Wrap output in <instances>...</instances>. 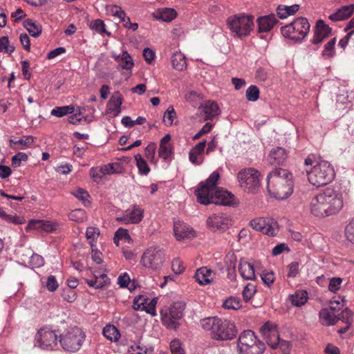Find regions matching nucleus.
Returning <instances> with one entry per match:
<instances>
[{
	"label": "nucleus",
	"mask_w": 354,
	"mask_h": 354,
	"mask_svg": "<svg viewBox=\"0 0 354 354\" xmlns=\"http://www.w3.org/2000/svg\"><path fill=\"white\" fill-rule=\"evenodd\" d=\"M219 178V173L214 171L205 183H200V187L195 190L198 203L203 205L214 203L225 206H230L236 203L234 194L216 187Z\"/></svg>",
	"instance_id": "obj_1"
},
{
	"label": "nucleus",
	"mask_w": 354,
	"mask_h": 354,
	"mask_svg": "<svg viewBox=\"0 0 354 354\" xmlns=\"http://www.w3.org/2000/svg\"><path fill=\"white\" fill-rule=\"evenodd\" d=\"M343 205L342 194L328 187L311 198L309 209L313 216L324 218L337 214Z\"/></svg>",
	"instance_id": "obj_2"
},
{
	"label": "nucleus",
	"mask_w": 354,
	"mask_h": 354,
	"mask_svg": "<svg viewBox=\"0 0 354 354\" xmlns=\"http://www.w3.org/2000/svg\"><path fill=\"white\" fill-rule=\"evenodd\" d=\"M292 174L282 168H276L267 176V189L270 194L279 200L287 198L293 191Z\"/></svg>",
	"instance_id": "obj_3"
},
{
	"label": "nucleus",
	"mask_w": 354,
	"mask_h": 354,
	"mask_svg": "<svg viewBox=\"0 0 354 354\" xmlns=\"http://www.w3.org/2000/svg\"><path fill=\"white\" fill-rule=\"evenodd\" d=\"M306 166H313L308 173V179L310 184L316 187L326 185L334 179L335 172L332 164L323 159L322 156L308 157L305 159Z\"/></svg>",
	"instance_id": "obj_4"
},
{
	"label": "nucleus",
	"mask_w": 354,
	"mask_h": 354,
	"mask_svg": "<svg viewBox=\"0 0 354 354\" xmlns=\"http://www.w3.org/2000/svg\"><path fill=\"white\" fill-rule=\"evenodd\" d=\"M202 328L210 331V336L216 340L232 339L236 336L235 325L227 319L209 317L201 321Z\"/></svg>",
	"instance_id": "obj_5"
},
{
	"label": "nucleus",
	"mask_w": 354,
	"mask_h": 354,
	"mask_svg": "<svg viewBox=\"0 0 354 354\" xmlns=\"http://www.w3.org/2000/svg\"><path fill=\"white\" fill-rule=\"evenodd\" d=\"M227 25L234 37L244 38L248 36L254 28V17L245 13L230 16Z\"/></svg>",
	"instance_id": "obj_6"
},
{
	"label": "nucleus",
	"mask_w": 354,
	"mask_h": 354,
	"mask_svg": "<svg viewBox=\"0 0 354 354\" xmlns=\"http://www.w3.org/2000/svg\"><path fill=\"white\" fill-rule=\"evenodd\" d=\"M237 346L240 354H263L266 349L264 343L251 330L241 333Z\"/></svg>",
	"instance_id": "obj_7"
},
{
	"label": "nucleus",
	"mask_w": 354,
	"mask_h": 354,
	"mask_svg": "<svg viewBox=\"0 0 354 354\" xmlns=\"http://www.w3.org/2000/svg\"><path fill=\"white\" fill-rule=\"evenodd\" d=\"M260 174L253 168L241 170L236 176L240 188L243 192L255 194L261 189Z\"/></svg>",
	"instance_id": "obj_8"
},
{
	"label": "nucleus",
	"mask_w": 354,
	"mask_h": 354,
	"mask_svg": "<svg viewBox=\"0 0 354 354\" xmlns=\"http://www.w3.org/2000/svg\"><path fill=\"white\" fill-rule=\"evenodd\" d=\"M85 337L80 328L75 327L60 334L59 342L65 351L75 353L80 349Z\"/></svg>",
	"instance_id": "obj_9"
},
{
	"label": "nucleus",
	"mask_w": 354,
	"mask_h": 354,
	"mask_svg": "<svg viewBox=\"0 0 354 354\" xmlns=\"http://www.w3.org/2000/svg\"><path fill=\"white\" fill-rule=\"evenodd\" d=\"M310 27V24L306 18L299 17L292 23L282 26L281 32L284 37L299 41L306 37L309 32Z\"/></svg>",
	"instance_id": "obj_10"
},
{
	"label": "nucleus",
	"mask_w": 354,
	"mask_h": 354,
	"mask_svg": "<svg viewBox=\"0 0 354 354\" xmlns=\"http://www.w3.org/2000/svg\"><path fill=\"white\" fill-rule=\"evenodd\" d=\"M185 304L177 301L170 306L165 312L161 310V320L167 328L176 330L179 326V320L183 317Z\"/></svg>",
	"instance_id": "obj_11"
},
{
	"label": "nucleus",
	"mask_w": 354,
	"mask_h": 354,
	"mask_svg": "<svg viewBox=\"0 0 354 354\" xmlns=\"http://www.w3.org/2000/svg\"><path fill=\"white\" fill-rule=\"evenodd\" d=\"M165 260L163 250L157 246H151L143 252L140 263L146 268L157 270L162 268Z\"/></svg>",
	"instance_id": "obj_12"
},
{
	"label": "nucleus",
	"mask_w": 354,
	"mask_h": 354,
	"mask_svg": "<svg viewBox=\"0 0 354 354\" xmlns=\"http://www.w3.org/2000/svg\"><path fill=\"white\" fill-rule=\"evenodd\" d=\"M57 331L48 326L38 330L35 336V346L42 349L53 350L57 346Z\"/></svg>",
	"instance_id": "obj_13"
},
{
	"label": "nucleus",
	"mask_w": 354,
	"mask_h": 354,
	"mask_svg": "<svg viewBox=\"0 0 354 354\" xmlns=\"http://www.w3.org/2000/svg\"><path fill=\"white\" fill-rule=\"evenodd\" d=\"M250 225L255 230L270 236H275L279 231L277 222L268 218H256L250 222Z\"/></svg>",
	"instance_id": "obj_14"
},
{
	"label": "nucleus",
	"mask_w": 354,
	"mask_h": 354,
	"mask_svg": "<svg viewBox=\"0 0 354 354\" xmlns=\"http://www.w3.org/2000/svg\"><path fill=\"white\" fill-rule=\"evenodd\" d=\"M259 332L266 343L272 348H277L280 343L277 325L272 322H266L259 328Z\"/></svg>",
	"instance_id": "obj_15"
},
{
	"label": "nucleus",
	"mask_w": 354,
	"mask_h": 354,
	"mask_svg": "<svg viewBox=\"0 0 354 354\" xmlns=\"http://www.w3.org/2000/svg\"><path fill=\"white\" fill-rule=\"evenodd\" d=\"M144 217V209L137 205H133L126 209L122 216L116 218V221L124 224H138Z\"/></svg>",
	"instance_id": "obj_16"
},
{
	"label": "nucleus",
	"mask_w": 354,
	"mask_h": 354,
	"mask_svg": "<svg viewBox=\"0 0 354 354\" xmlns=\"http://www.w3.org/2000/svg\"><path fill=\"white\" fill-rule=\"evenodd\" d=\"M206 223L212 232H224L231 225V219L225 214H213L207 218Z\"/></svg>",
	"instance_id": "obj_17"
},
{
	"label": "nucleus",
	"mask_w": 354,
	"mask_h": 354,
	"mask_svg": "<svg viewBox=\"0 0 354 354\" xmlns=\"http://www.w3.org/2000/svg\"><path fill=\"white\" fill-rule=\"evenodd\" d=\"M336 304L337 306L339 304L338 301L331 300V306L328 308H324L319 312V317L323 324L325 325H334L337 322V316L335 315L336 307L333 305Z\"/></svg>",
	"instance_id": "obj_18"
},
{
	"label": "nucleus",
	"mask_w": 354,
	"mask_h": 354,
	"mask_svg": "<svg viewBox=\"0 0 354 354\" xmlns=\"http://www.w3.org/2000/svg\"><path fill=\"white\" fill-rule=\"evenodd\" d=\"M238 272L244 280L254 281L256 279L254 265L245 258L240 259Z\"/></svg>",
	"instance_id": "obj_19"
},
{
	"label": "nucleus",
	"mask_w": 354,
	"mask_h": 354,
	"mask_svg": "<svg viewBox=\"0 0 354 354\" xmlns=\"http://www.w3.org/2000/svg\"><path fill=\"white\" fill-rule=\"evenodd\" d=\"M331 34V28L323 20H318L316 23L315 30L312 43L318 44L328 37Z\"/></svg>",
	"instance_id": "obj_20"
},
{
	"label": "nucleus",
	"mask_w": 354,
	"mask_h": 354,
	"mask_svg": "<svg viewBox=\"0 0 354 354\" xmlns=\"http://www.w3.org/2000/svg\"><path fill=\"white\" fill-rule=\"evenodd\" d=\"M111 55L118 63L120 68L129 71L130 73H131V70L134 66V62L127 51L123 50L120 55H118L115 52H111Z\"/></svg>",
	"instance_id": "obj_21"
},
{
	"label": "nucleus",
	"mask_w": 354,
	"mask_h": 354,
	"mask_svg": "<svg viewBox=\"0 0 354 354\" xmlns=\"http://www.w3.org/2000/svg\"><path fill=\"white\" fill-rule=\"evenodd\" d=\"M122 104L121 94L119 92L114 93L107 103L106 113L111 117L118 116L121 112Z\"/></svg>",
	"instance_id": "obj_22"
},
{
	"label": "nucleus",
	"mask_w": 354,
	"mask_h": 354,
	"mask_svg": "<svg viewBox=\"0 0 354 354\" xmlns=\"http://www.w3.org/2000/svg\"><path fill=\"white\" fill-rule=\"evenodd\" d=\"M57 223H53L49 221L31 220L27 226L30 229L41 230L46 232H53L59 228Z\"/></svg>",
	"instance_id": "obj_23"
},
{
	"label": "nucleus",
	"mask_w": 354,
	"mask_h": 354,
	"mask_svg": "<svg viewBox=\"0 0 354 354\" xmlns=\"http://www.w3.org/2000/svg\"><path fill=\"white\" fill-rule=\"evenodd\" d=\"M174 232L176 239L178 241L194 236V232L192 230V228L181 221L174 222Z\"/></svg>",
	"instance_id": "obj_24"
},
{
	"label": "nucleus",
	"mask_w": 354,
	"mask_h": 354,
	"mask_svg": "<svg viewBox=\"0 0 354 354\" xmlns=\"http://www.w3.org/2000/svg\"><path fill=\"white\" fill-rule=\"evenodd\" d=\"M214 275L215 273L211 269L202 267L196 270L194 277L199 284L204 286L209 284L213 281Z\"/></svg>",
	"instance_id": "obj_25"
},
{
	"label": "nucleus",
	"mask_w": 354,
	"mask_h": 354,
	"mask_svg": "<svg viewBox=\"0 0 354 354\" xmlns=\"http://www.w3.org/2000/svg\"><path fill=\"white\" fill-rule=\"evenodd\" d=\"M156 19L170 22L177 17V12L171 8H160L156 9L152 14Z\"/></svg>",
	"instance_id": "obj_26"
},
{
	"label": "nucleus",
	"mask_w": 354,
	"mask_h": 354,
	"mask_svg": "<svg viewBox=\"0 0 354 354\" xmlns=\"http://www.w3.org/2000/svg\"><path fill=\"white\" fill-rule=\"evenodd\" d=\"M277 20L274 15H266L257 19L258 30L260 32H267L271 30Z\"/></svg>",
	"instance_id": "obj_27"
},
{
	"label": "nucleus",
	"mask_w": 354,
	"mask_h": 354,
	"mask_svg": "<svg viewBox=\"0 0 354 354\" xmlns=\"http://www.w3.org/2000/svg\"><path fill=\"white\" fill-rule=\"evenodd\" d=\"M201 109L205 120H212L221 113L218 104L214 101L208 100L205 102Z\"/></svg>",
	"instance_id": "obj_28"
},
{
	"label": "nucleus",
	"mask_w": 354,
	"mask_h": 354,
	"mask_svg": "<svg viewBox=\"0 0 354 354\" xmlns=\"http://www.w3.org/2000/svg\"><path fill=\"white\" fill-rule=\"evenodd\" d=\"M354 12V4L344 6L329 16L332 21H337L346 19Z\"/></svg>",
	"instance_id": "obj_29"
},
{
	"label": "nucleus",
	"mask_w": 354,
	"mask_h": 354,
	"mask_svg": "<svg viewBox=\"0 0 354 354\" xmlns=\"http://www.w3.org/2000/svg\"><path fill=\"white\" fill-rule=\"evenodd\" d=\"M236 257L234 254H229L226 256L225 263L227 264V278L232 281L236 280Z\"/></svg>",
	"instance_id": "obj_30"
},
{
	"label": "nucleus",
	"mask_w": 354,
	"mask_h": 354,
	"mask_svg": "<svg viewBox=\"0 0 354 354\" xmlns=\"http://www.w3.org/2000/svg\"><path fill=\"white\" fill-rule=\"evenodd\" d=\"M33 137L31 136H23L21 137H12L10 139V145L15 148L23 149L30 146L33 142Z\"/></svg>",
	"instance_id": "obj_31"
},
{
	"label": "nucleus",
	"mask_w": 354,
	"mask_h": 354,
	"mask_svg": "<svg viewBox=\"0 0 354 354\" xmlns=\"http://www.w3.org/2000/svg\"><path fill=\"white\" fill-rule=\"evenodd\" d=\"M299 9V4L292 6L279 5L277 8V13L280 19H286L288 16L295 15Z\"/></svg>",
	"instance_id": "obj_32"
},
{
	"label": "nucleus",
	"mask_w": 354,
	"mask_h": 354,
	"mask_svg": "<svg viewBox=\"0 0 354 354\" xmlns=\"http://www.w3.org/2000/svg\"><path fill=\"white\" fill-rule=\"evenodd\" d=\"M171 62L175 70L182 71L187 68L186 58L180 52L174 53L171 56Z\"/></svg>",
	"instance_id": "obj_33"
},
{
	"label": "nucleus",
	"mask_w": 354,
	"mask_h": 354,
	"mask_svg": "<svg viewBox=\"0 0 354 354\" xmlns=\"http://www.w3.org/2000/svg\"><path fill=\"white\" fill-rule=\"evenodd\" d=\"M24 27L35 37H38L41 33L42 28L41 24L32 19H26L24 21Z\"/></svg>",
	"instance_id": "obj_34"
},
{
	"label": "nucleus",
	"mask_w": 354,
	"mask_h": 354,
	"mask_svg": "<svg viewBox=\"0 0 354 354\" xmlns=\"http://www.w3.org/2000/svg\"><path fill=\"white\" fill-rule=\"evenodd\" d=\"M104 170L107 175L121 174L124 173L125 169L120 162H111L104 165Z\"/></svg>",
	"instance_id": "obj_35"
},
{
	"label": "nucleus",
	"mask_w": 354,
	"mask_h": 354,
	"mask_svg": "<svg viewBox=\"0 0 354 354\" xmlns=\"http://www.w3.org/2000/svg\"><path fill=\"white\" fill-rule=\"evenodd\" d=\"M171 136L169 134L165 135L160 140L159 155H171L172 147L170 142Z\"/></svg>",
	"instance_id": "obj_36"
},
{
	"label": "nucleus",
	"mask_w": 354,
	"mask_h": 354,
	"mask_svg": "<svg viewBox=\"0 0 354 354\" xmlns=\"http://www.w3.org/2000/svg\"><path fill=\"white\" fill-rule=\"evenodd\" d=\"M103 335L106 339L115 342L118 341L120 336L118 328L115 326L111 324L106 325L103 328Z\"/></svg>",
	"instance_id": "obj_37"
},
{
	"label": "nucleus",
	"mask_w": 354,
	"mask_h": 354,
	"mask_svg": "<svg viewBox=\"0 0 354 354\" xmlns=\"http://www.w3.org/2000/svg\"><path fill=\"white\" fill-rule=\"evenodd\" d=\"M307 299L308 293L304 290L297 291L290 297V301L292 305L295 306H301L304 305L307 301Z\"/></svg>",
	"instance_id": "obj_38"
},
{
	"label": "nucleus",
	"mask_w": 354,
	"mask_h": 354,
	"mask_svg": "<svg viewBox=\"0 0 354 354\" xmlns=\"http://www.w3.org/2000/svg\"><path fill=\"white\" fill-rule=\"evenodd\" d=\"M100 230L98 227H88L86 230V238L91 248L95 246V243L100 236Z\"/></svg>",
	"instance_id": "obj_39"
},
{
	"label": "nucleus",
	"mask_w": 354,
	"mask_h": 354,
	"mask_svg": "<svg viewBox=\"0 0 354 354\" xmlns=\"http://www.w3.org/2000/svg\"><path fill=\"white\" fill-rule=\"evenodd\" d=\"M106 175V171L104 170V165L102 167H92L90 169V176L93 181L97 183H101Z\"/></svg>",
	"instance_id": "obj_40"
},
{
	"label": "nucleus",
	"mask_w": 354,
	"mask_h": 354,
	"mask_svg": "<svg viewBox=\"0 0 354 354\" xmlns=\"http://www.w3.org/2000/svg\"><path fill=\"white\" fill-rule=\"evenodd\" d=\"M68 218L76 223H83L86 221L87 216L84 209H75L69 213Z\"/></svg>",
	"instance_id": "obj_41"
},
{
	"label": "nucleus",
	"mask_w": 354,
	"mask_h": 354,
	"mask_svg": "<svg viewBox=\"0 0 354 354\" xmlns=\"http://www.w3.org/2000/svg\"><path fill=\"white\" fill-rule=\"evenodd\" d=\"M75 109L72 106H57L52 109L50 114L57 118H62L69 113H73Z\"/></svg>",
	"instance_id": "obj_42"
},
{
	"label": "nucleus",
	"mask_w": 354,
	"mask_h": 354,
	"mask_svg": "<svg viewBox=\"0 0 354 354\" xmlns=\"http://www.w3.org/2000/svg\"><path fill=\"white\" fill-rule=\"evenodd\" d=\"M176 118V112L173 106H169L163 115V122L167 127H170L174 124V120Z\"/></svg>",
	"instance_id": "obj_43"
},
{
	"label": "nucleus",
	"mask_w": 354,
	"mask_h": 354,
	"mask_svg": "<svg viewBox=\"0 0 354 354\" xmlns=\"http://www.w3.org/2000/svg\"><path fill=\"white\" fill-rule=\"evenodd\" d=\"M257 292V286L253 283H248L243 288L242 295L245 302L249 301Z\"/></svg>",
	"instance_id": "obj_44"
},
{
	"label": "nucleus",
	"mask_w": 354,
	"mask_h": 354,
	"mask_svg": "<svg viewBox=\"0 0 354 354\" xmlns=\"http://www.w3.org/2000/svg\"><path fill=\"white\" fill-rule=\"evenodd\" d=\"M89 27L91 30H95L97 33H105L110 35V33L106 30L104 21L101 19H95L91 21Z\"/></svg>",
	"instance_id": "obj_45"
},
{
	"label": "nucleus",
	"mask_w": 354,
	"mask_h": 354,
	"mask_svg": "<svg viewBox=\"0 0 354 354\" xmlns=\"http://www.w3.org/2000/svg\"><path fill=\"white\" fill-rule=\"evenodd\" d=\"M139 172L142 175H147L150 169L143 156H134Z\"/></svg>",
	"instance_id": "obj_46"
},
{
	"label": "nucleus",
	"mask_w": 354,
	"mask_h": 354,
	"mask_svg": "<svg viewBox=\"0 0 354 354\" xmlns=\"http://www.w3.org/2000/svg\"><path fill=\"white\" fill-rule=\"evenodd\" d=\"M336 43L335 38L330 39L325 46L322 52V55L324 57H332L335 54V45Z\"/></svg>",
	"instance_id": "obj_47"
},
{
	"label": "nucleus",
	"mask_w": 354,
	"mask_h": 354,
	"mask_svg": "<svg viewBox=\"0 0 354 354\" xmlns=\"http://www.w3.org/2000/svg\"><path fill=\"white\" fill-rule=\"evenodd\" d=\"M246 98L250 102H256L259 97V89L257 86L252 85L245 92Z\"/></svg>",
	"instance_id": "obj_48"
},
{
	"label": "nucleus",
	"mask_w": 354,
	"mask_h": 354,
	"mask_svg": "<svg viewBox=\"0 0 354 354\" xmlns=\"http://www.w3.org/2000/svg\"><path fill=\"white\" fill-rule=\"evenodd\" d=\"M241 306L240 299L236 297H230L223 303V307L227 309L238 310Z\"/></svg>",
	"instance_id": "obj_49"
},
{
	"label": "nucleus",
	"mask_w": 354,
	"mask_h": 354,
	"mask_svg": "<svg viewBox=\"0 0 354 354\" xmlns=\"http://www.w3.org/2000/svg\"><path fill=\"white\" fill-rule=\"evenodd\" d=\"M14 50L15 48L9 44V40L7 37L0 38V53L11 54Z\"/></svg>",
	"instance_id": "obj_50"
},
{
	"label": "nucleus",
	"mask_w": 354,
	"mask_h": 354,
	"mask_svg": "<svg viewBox=\"0 0 354 354\" xmlns=\"http://www.w3.org/2000/svg\"><path fill=\"white\" fill-rule=\"evenodd\" d=\"M171 268L175 274H180L184 272L185 266L179 258H176L172 261Z\"/></svg>",
	"instance_id": "obj_51"
},
{
	"label": "nucleus",
	"mask_w": 354,
	"mask_h": 354,
	"mask_svg": "<svg viewBox=\"0 0 354 354\" xmlns=\"http://www.w3.org/2000/svg\"><path fill=\"white\" fill-rule=\"evenodd\" d=\"M261 278L265 285L270 287L274 281V274L272 271H263L261 274Z\"/></svg>",
	"instance_id": "obj_52"
},
{
	"label": "nucleus",
	"mask_w": 354,
	"mask_h": 354,
	"mask_svg": "<svg viewBox=\"0 0 354 354\" xmlns=\"http://www.w3.org/2000/svg\"><path fill=\"white\" fill-rule=\"evenodd\" d=\"M337 316V322L339 320H342L346 325H351V322H352L353 313L350 310L346 308L340 314H339Z\"/></svg>",
	"instance_id": "obj_53"
},
{
	"label": "nucleus",
	"mask_w": 354,
	"mask_h": 354,
	"mask_svg": "<svg viewBox=\"0 0 354 354\" xmlns=\"http://www.w3.org/2000/svg\"><path fill=\"white\" fill-rule=\"evenodd\" d=\"M122 239H124V241L129 240L130 239V236L127 230L121 227L115 233L114 242L116 245H118V241Z\"/></svg>",
	"instance_id": "obj_54"
},
{
	"label": "nucleus",
	"mask_w": 354,
	"mask_h": 354,
	"mask_svg": "<svg viewBox=\"0 0 354 354\" xmlns=\"http://www.w3.org/2000/svg\"><path fill=\"white\" fill-rule=\"evenodd\" d=\"M268 162L274 166H286L287 160L286 156H268Z\"/></svg>",
	"instance_id": "obj_55"
},
{
	"label": "nucleus",
	"mask_w": 354,
	"mask_h": 354,
	"mask_svg": "<svg viewBox=\"0 0 354 354\" xmlns=\"http://www.w3.org/2000/svg\"><path fill=\"white\" fill-rule=\"evenodd\" d=\"M106 10L107 14H109V15L117 17L118 18L119 17H121V15L124 16V10H122V8L118 6H108L106 8Z\"/></svg>",
	"instance_id": "obj_56"
},
{
	"label": "nucleus",
	"mask_w": 354,
	"mask_h": 354,
	"mask_svg": "<svg viewBox=\"0 0 354 354\" xmlns=\"http://www.w3.org/2000/svg\"><path fill=\"white\" fill-rule=\"evenodd\" d=\"M342 283V279L340 277H333L330 279L328 285V290L330 292L335 293L337 290H339Z\"/></svg>",
	"instance_id": "obj_57"
},
{
	"label": "nucleus",
	"mask_w": 354,
	"mask_h": 354,
	"mask_svg": "<svg viewBox=\"0 0 354 354\" xmlns=\"http://www.w3.org/2000/svg\"><path fill=\"white\" fill-rule=\"evenodd\" d=\"M64 300L72 303L77 299V295L74 290L66 288L63 290L62 295Z\"/></svg>",
	"instance_id": "obj_58"
},
{
	"label": "nucleus",
	"mask_w": 354,
	"mask_h": 354,
	"mask_svg": "<svg viewBox=\"0 0 354 354\" xmlns=\"http://www.w3.org/2000/svg\"><path fill=\"white\" fill-rule=\"evenodd\" d=\"M345 234L347 240L354 244V218L346 225Z\"/></svg>",
	"instance_id": "obj_59"
},
{
	"label": "nucleus",
	"mask_w": 354,
	"mask_h": 354,
	"mask_svg": "<svg viewBox=\"0 0 354 354\" xmlns=\"http://www.w3.org/2000/svg\"><path fill=\"white\" fill-rule=\"evenodd\" d=\"M170 349L171 354H185L183 348L179 340L174 339L170 343Z\"/></svg>",
	"instance_id": "obj_60"
},
{
	"label": "nucleus",
	"mask_w": 354,
	"mask_h": 354,
	"mask_svg": "<svg viewBox=\"0 0 354 354\" xmlns=\"http://www.w3.org/2000/svg\"><path fill=\"white\" fill-rule=\"evenodd\" d=\"M30 263L36 268H40L44 264V260L41 256L33 254L30 258Z\"/></svg>",
	"instance_id": "obj_61"
},
{
	"label": "nucleus",
	"mask_w": 354,
	"mask_h": 354,
	"mask_svg": "<svg viewBox=\"0 0 354 354\" xmlns=\"http://www.w3.org/2000/svg\"><path fill=\"white\" fill-rule=\"evenodd\" d=\"M299 264L298 262L294 261L288 265V272L287 274L288 277H295L299 272Z\"/></svg>",
	"instance_id": "obj_62"
},
{
	"label": "nucleus",
	"mask_w": 354,
	"mask_h": 354,
	"mask_svg": "<svg viewBox=\"0 0 354 354\" xmlns=\"http://www.w3.org/2000/svg\"><path fill=\"white\" fill-rule=\"evenodd\" d=\"M46 288L50 291L53 292L58 288V283L53 275H50L46 281Z\"/></svg>",
	"instance_id": "obj_63"
},
{
	"label": "nucleus",
	"mask_w": 354,
	"mask_h": 354,
	"mask_svg": "<svg viewBox=\"0 0 354 354\" xmlns=\"http://www.w3.org/2000/svg\"><path fill=\"white\" fill-rule=\"evenodd\" d=\"M137 352L132 354H153V348L151 346H147L145 345H136Z\"/></svg>",
	"instance_id": "obj_64"
}]
</instances>
